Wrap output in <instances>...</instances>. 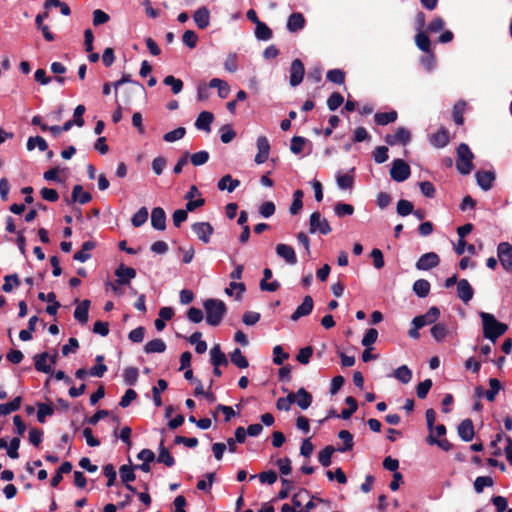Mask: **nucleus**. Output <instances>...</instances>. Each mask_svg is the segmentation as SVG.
<instances>
[{
	"label": "nucleus",
	"mask_w": 512,
	"mask_h": 512,
	"mask_svg": "<svg viewBox=\"0 0 512 512\" xmlns=\"http://www.w3.org/2000/svg\"><path fill=\"white\" fill-rule=\"evenodd\" d=\"M413 208V204L408 200L401 199L397 203V213L403 217L411 214L413 212Z\"/></svg>",
	"instance_id": "obj_60"
},
{
	"label": "nucleus",
	"mask_w": 512,
	"mask_h": 512,
	"mask_svg": "<svg viewBox=\"0 0 512 512\" xmlns=\"http://www.w3.org/2000/svg\"><path fill=\"white\" fill-rule=\"evenodd\" d=\"M489 386L490 388L485 391V398L488 401L493 402L501 389V383L498 379L491 378L489 380Z\"/></svg>",
	"instance_id": "obj_42"
},
{
	"label": "nucleus",
	"mask_w": 512,
	"mask_h": 512,
	"mask_svg": "<svg viewBox=\"0 0 512 512\" xmlns=\"http://www.w3.org/2000/svg\"><path fill=\"white\" fill-rule=\"evenodd\" d=\"M191 163L194 166H201L209 160V153L207 151H199L190 156Z\"/></svg>",
	"instance_id": "obj_62"
},
{
	"label": "nucleus",
	"mask_w": 512,
	"mask_h": 512,
	"mask_svg": "<svg viewBox=\"0 0 512 512\" xmlns=\"http://www.w3.org/2000/svg\"><path fill=\"white\" fill-rule=\"evenodd\" d=\"M466 102L463 100L458 101L453 107V119L457 125L464 123L463 112L466 108Z\"/></svg>",
	"instance_id": "obj_46"
},
{
	"label": "nucleus",
	"mask_w": 512,
	"mask_h": 512,
	"mask_svg": "<svg viewBox=\"0 0 512 512\" xmlns=\"http://www.w3.org/2000/svg\"><path fill=\"white\" fill-rule=\"evenodd\" d=\"M163 83L167 86H170L174 94L180 93L183 89L182 80L175 78L172 75L166 76L163 80Z\"/></svg>",
	"instance_id": "obj_51"
},
{
	"label": "nucleus",
	"mask_w": 512,
	"mask_h": 512,
	"mask_svg": "<svg viewBox=\"0 0 512 512\" xmlns=\"http://www.w3.org/2000/svg\"><path fill=\"white\" fill-rule=\"evenodd\" d=\"M473 159L474 154L471 152L469 146L465 143H461L457 147L456 168L458 172L462 175H468L473 169Z\"/></svg>",
	"instance_id": "obj_3"
},
{
	"label": "nucleus",
	"mask_w": 512,
	"mask_h": 512,
	"mask_svg": "<svg viewBox=\"0 0 512 512\" xmlns=\"http://www.w3.org/2000/svg\"><path fill=\"white\" fill-rule=\"evenodd\" d=\"M391 178L396 182H403L410 176V167L402 159H395L390 170Z\"/></svg>",
	"instance_id": "obj_5"
},
{
	"label": "nucleus",
	"mask_w": 512,
	"mask_h": 512,
	"mask_svg": "<svg viewBox=\"0 0 512 512\" xmlns=\"http://www.w3.org/2000/svg\"><path fill=\"white\" fill-rule=\"evenodd\" d=\"M121 481L124 484L130 483L135 480L136 476L133 468L128 465H122L119 470Z\"/></svg>",
	"instance_id": "obj_53"
},
{
	"label": "nucleus",
	"mask_w": 512,
	"mask_h": 512,
	"mask_svg": "<svg viewBox=\"0 0 512 512\" xmlns=\"http://www.w3.org/2000/svg\"><path fill=\"white\" fill-rule=\"evenodd\" d=\"M95 247V243L92 241H86L82 245V249L77 251L73 258L76 261L79 262H86L88 259H90L91 255L89 253L90 250H92Z\"/></svg>",
	"instance_id": "obj_31"
},
{
	"label": "nucleus",
	"mask_w": 512,
	"mask_h": 512,
	"mask_svg": "<svg viewBox=\"0 0 512 512\" xmlns=\"http://www.w3.org/2000/svg\"><path fill=\"white\" fill-rule=\"evenodd\" d=\"M431 335L432 337L440 342L444 340V338L448 335L449 329L446 324L444 323H437L431 328Z\"/></svg>",
	"instance_id": "obj_39"
},
{
	"label": "nucleus",
	"mask_w": 512,
	"mask_h": 512,
	"mask_svg": "<svg viewBox=\"0 0 512 512\" xmlns=\"http://www.w3.org/2000/svg\"><path fill=\"white\" fill-rule=\"evenodd\" d=\"M457 295L464 303H468L473 298V289L466 279L458 281Z\"/></svg>",
	"instance_id": "obj_19"
},
{
	"label": "nucleus",
	"mask_w": 512,
	"mask_h": 512,
	"mask_svg": "<svg viewBox=\"0 0 512 512\" xmlns=\"http://www.w3.org/2000/svg\"><path fill=\"white\" fill-rule=\"evenodd\" d=\"M193 19L200 29H205L210 23V12L206 7H200L194 12Z\"/></svg>",
	"instance_id": "obj_22"
},
{
	"label": "nucleus",
	"mask_w": 512,
	"mask_h": 512,
	"mask_svg": "<svg viewBox=\"0 0 512 512\" xmlns=\"http://www.w3.org/2000/svg\"><path fill=\"white\" fill-rule=\"evenodd\" d=\"M255 37L261 41H268L272 38V30L263 22L255 25Z\"/></svg>",
	"instance_id": "obj_35"
},
{
	"label": "nucleus",
	"mask_w": 512,
	"mask_h": 512,
	"mask_svg": "<svg viewBox=\"0 0 512 512\" xmlns=\"http://www.w3.org/2000/svg\"><path fill=\"white\" fill-rule=\"evenodd\" d=\"M305 25V19L301 13H292L287 20V29L291 33H295L303 29Z\"/></svg>",
	"instance_id": "obj_23"
},
{
	"label": "nucleus",
	"mask_w": 512,
	"mask_h": 512,
	"mask_svg": "<svg viewBox=\"0 0 512 512\" xmlns=\"http://www.w3.org/2000/svg\"><path fill=\"white\" fill-rule=\"evenodd\" d=\"M432 387V380L426 379L417 385L416 393L418 398L424 399Z\"/></svg>",
	"instance_id": "obj_64"
},
{
	"label": "nucleus",
	"mask_w": 512,
	"mask_h": 512,
	"mask_svg": "<svg viewBox=\"0 0 512 512\" xmlns=\"http://www.w3.org/2000/svg\"><path fill=\"white\" fill-rule=\"evenodd\" d=\"M20 285V281L17 274H11L4 277V284L2 289L4 292H11L14 287H18Z\"/></svg>",
	"instance_id": "obj_54"
},
{
	"label": "nucleus",
	"mask_w": 512,
	"mask_h": 512,
	"mask_svg": "<svg viewBox=\"0 0 512 512\" xmlns=\"http://www.w3.org/2000/svg\"><path fill=\"white\" fill-rule=\"evenodd\" d=\"M479 316L482 320L483 336L493 343L508 329V326L499 322L493 314L480 312Z\"/></svg>",
	"instance_id": "obj_1"
},
{
	"label": "nucleus",
	"mask_w": 512,
	"mask_h": 512,
	"mask_svg": "<svg viewBox=\"0 0 512 512\" xmlns=\"http://www.w3.org/2000/svg\"><path fill=\"white\" fill-rule=\"evenodd\" d=\"M377 338L378 331L374 328H370L366 331L361 343L364 347L368 348L377 341Z\"/></svg>",
	"instance_id": "obj_61"
},
{
	"label": "nucleus",
	"mask_w": 512,
	"mask_h": 512,
	"mask_svg": "<svg viewBox=\"0 0 512 512\" xmlns=\"http://www.w3.org/2000/svg\"><path fill=\"white\" fill-rule=\"evenodd\" d=\"M203 307L206 312L207 324L218 326L226 313L225 303L218 299H207L204 301Z\"/></svg>",
	"instance_id": "obj_2"
},
{
	"label": "nucleus",
	"mask_w": 512,
	"mask_h": 512,
	"mask_svg": "<svg viewBox=\"0 0 512 512\" xmlns=\"http://www.w3.org/2000/svg\"><path fill=\"white\" fill-rule=\"evenodd\" d=\"M440 317V310L437 307H430L428 311L423 314L416 316L412 320V325H416L417 328H422L426 325L435 323Z\"/></svg>",
	"instance_id": "obj_7"
},
{
	"label": "nucleus",
	"mask_w": 512,
	"mask_h": 512,
	"mask_svg": "<svg viewBox=\"0 0 512 512\" xmlns=\"http://www.w3.org/2000/svg\"><path fill=\"white\" fill-rule=\"evenodd\" d=\"M458 435L465 442L473 439L474 427L470 419H465L458 425Z\"/></svg>",
	"instance_id": "obj_20"
},
{
	"label": "nucleus",
	"mask_w": 512,
	"mask_h": 512,
	"mask_svg": "<svg viewBox=\"0 0 512 512\" xmlns=\"http://www.w3.org/2000/svg\"><path fill=\"white\" fill-rule=\"evenodd\" d=\"M343 101V96L340 93L334 92L329 96L327 106L329 110L335 111L342 105Z\"/></svg>",
	"instance_id": "obj_56"
},
{
	"label": "nucleus",
	"mask_w": 512,
	"mask_h": 512,
	"mask_svg": "<svg viewBox=\"0 0 512 512\" xmlns=\"http://www.w3.org/2000/svg\"><path fill=\"white\" fill-rule=\"evenodd\" d=\"M167 386V382L164 379H159L157 381V385L152 388L153 401L155 406L160 407L162 405L160 392L165 391L167 389Z\"/></svg>",
	"instance_id": "obj_43"
},
{
	"label": "nucleus",
	"mask_w": 512,
	"mask_h": 512,
	"mask_svg": "<svg viewBox=\"0 0 512 512\" xmlns=\"http://www.w3.org/2000/svg\"><path fill=\"white\" fill-rule=\"evenodd\" d=\"M48 359L49 354L47 352L36 354L34 356L35 369L45 374H51L53 372V369Z\"/></svg>",
	"instance_id": "obj_17"
},
{
	"label": "nucleus",
	"mask_w": 512,
	"mask_h": 512,
	"mask_svg": "<svg viewBox=\"0 0 512 512\" xmlns=\"http://www.w3.org/2000/svg\"><path fill=\"white\" fill-rule=\"evenodd\" d=\"M258 153L255 156L254 161L256 164H262L267 161L270 153V144L265 136H259L256 141Z\"/></svg>",
	"instance_id": "obj_10"
},
{
	"label": "nucleus",
	"mask_w": 512,
	"mask_h": 512,
	"mask_svg": "<svg viewBox=\"0 0 512 512\" xmlns=\"http://www.w3.org/2000/svg\"><path fill=\"white\" fill-rule=\"evenodd\" d=\"M276 254L282 258L288 265H295L297 263V256L292 246L287 244H277Z\"/></svg>",
	"instance_id": "obj_12"
},
{
	"label": "nucleus",
	"mask_w": 512,
	"mask_h": 512,
	"mask_svg": "<svg viewBox=\"0 0 512 512\" xmlns=\"http://www.w3.org/2000/svg\"><path fill=\"white\" fill-rule=\"evenodd\" d=\"M21 397H16L13 401L9 403L0 404V413L2 415H8L14 411L20 409L21 406Z\"/></svg>",
	"instance_id": "obj_48"
},
{
	"label": "nucleus",
	"mask_w": 512,
	"mask_h": 512,
	"mask_svg": "<svg viewBox=\"0 0 512 512\" xmlns=\"http://www.w3.org/2000/svg\"><path fill=\"white\" fill-rule=\"evenodd\" d=\"M27 150L32 151L36 147L40 151H46L48 149V144L46 140L41 136L29 137L26 144Z\"/></svg>",
	"instance_id": "obj_34"
},
{
	"label": "nucleus",
	"mask_w": 512,
	"mask_h": 512,
	"mask_svg": "<svg viewBox=\"0 0 512 512\" xmlns=\"http://www.w3.org/2000/svg\"><path fill=\"white\" fill-rule=\"evenodd\" d=\"M413 291L417 296L424 298L430 292V283L425 279H418L413 284Z\"/></svg>",
	"instance_id": "obj_36"
},
{
	"label": "nucleus",
	"mask_w": 512,
	"mask_h": 512,
	"mask_svg": "<svg viewBox=\"0 0 512 512\" xmlns=\"http://www.w3.org/2000/svg\"><path fill=\"white\" fill-rule=\"evenodd\" d=\"M305 74V68L301 60L295 59L292 61L290 66V76L289 81L290 85L293 87L298 86L304 77Z\"/></svg>",
	"instance_id": "obj_9"
},
{
	"label": "nucleus",
	"mask_w": 512,
	"mask_h": 512,
	"mask_svg": "<svg viewBox=\"0 0 512 512\" xmlns=\"http://www.w3.org/2000/svg\"><path fill=\"white\" fill-rule=\"evenodd\" d=\"M165 350H166V344L160 338H156V339H153V340L147 342L144 347V351L147 354L163 353Z\"/></svg>",
	"instance_id": "obj_30"
},
{
	"label": "nucleus",
	"mask_w": 512,
	"mask_h": 512,
	"mask_svg": "<svg viewBox=\"0 0 512 512\" xmlns=\"http://www.w3.org/2000/svg\"><path fill=\"white\" fill-rule=\"evenodd\" d=\"M148 219V210L146 207H141L131 219V223L134 227L142 226Z\"/></svg>",
	"instance_id": "obj_49"
},
{
	"label": "nucleus",
	"mask_w": 512,
	"mask_h": 512,
	"mask_svg": "<svg viewBox=\"0 0 512 512\" xmlns=\"http://www.w3.org/2000/svg\"><path fill=\"white\" fill-rule=\"evenodd\" d=\"M214 116L211 112L203 111L201 112L195 122V126L198 130H202L205 132L211 131V123L213 122Z\"/></svg>",
	"instance_id": "obj_21"
},
{
	"label": "nucleus",
	"mask_w": 512,
	"mask_h": 512,
	"mask_svg": "<svg viewBox=\"0 0 512 512\" xmlns=\"http://www.w3.org/2000/svg\"><path fill=\"white\" fill-rule=\"evenodd\" d=\"M331 226L326 218L322 217L319 212H313L309 219V232L311 234L320 233L327 235L331 232Z\"/></svg>",
	"instance_id": "obj_4"
},
{
	"label": "nucleus",
	"mask_w": 512,
	"mask_h": 512,
	"mask_svg": "<svg viewBox=\"0 0 512 512\" xmlns=\"http://www.w3.org/2000/svg\"><path fill=\"white\" fill-rule=\"evenodd\" d=\"M157 461L159 463H163L167 467H172L175 463L173 456L164 447L163 440L160 442V445H159V455L157 457Z\"/></svg>",
	"instance_id": "obj_38"
},
{
	"label": "nucleus",
	"mask_w": 512,
	"mask_h": 512,
	"mask_svg": "<svg viewBox=\"0 0 512 512\" xmlns=\"http://www.w3.org/2000/svg\"><path fill=\"white\" fill-rule=\"evenodd\" d=\"M210 358H211V363L213 364V366H221V365L227 366L228 365V360L226 358V355L222 352L219 344H216L211 348Z\"/></svg>",
	"instance_id": "obj_26"
},
{
	"label": "nucleus",
	"mask_w": 512,
	"mask_h": 512,
	"mask_svg": "<svg viewBox=\"0 0 512 512\" xmlns=\"http://www.w3.org/2000/svg\"><path fill=\"white\" fill-rule=\"evenodd\" d=\"M374 119L378 125L385 126V125H388V124L396 121L397 112L390 111V112L376 113L374 116Z\"/></svg>",
	"instance_id": "obj_32"
},
{
	"label": "nucleus",
	"mask_w": 512,
	"mask_h": 512,
	"mask_svg": "<svg viewBox=\"0 0 512 512\" xmlns=\"http://www.w3.org/2000/svg\"><path fill=\"white\" fill-rule=\"evenodd\" d=\"M72 201L79 202L80 204H86L91 201V194L85 192L81 185H75L71 194Z\"/></svg>",
	"instance_id": "obj_29"
},
{
	"label": "nucleus",
	"mask_w": 512,
	"mask_h": 512,
	"mask_svg": "<svg viewBox=\"0 0 512 512\" xmlns=\"http://www.w3.org/2000/svg\"><path fill=\"white\" fill-rule=\"evenodd\" d=\"M345 403L348 405V407L342 410L341 417L346 420L349 419L353 415V413L356 412L358 404L357 401L352 396L346 397Z\"/></svg>",
	"instance_id": "obj_47"
},
{
	"label": "nucleus",
	"mask_w": 512,
	"mask_h": 512,
	"mask_svg": "<svg viewBox=\"0 0 512 512\" xmlns=\"http://www.w3.org/2000/svg\"><path fill=\"white\" fill-rule=\"evenodd\" d=\"M411 140V134L408 129L404 127H399L393 134H387L385 137V142L391 146L402 144L406 145Z\"/></svg>",
	"instance_id": "obj_8"
},
{
	"label": "nucleus",
	"mask_w": 512,
	"mask_h": 512,
	"mask_svg": "<svg viewBox=\"0 0 512 512\" xmlns=\"http://www.w3.org/2000/svg\"><path fill=\"white\" fill-rule=\"evenodd\" d=\"M494 481L489 476H479L474 481V489L477 493H482L485 487H492Z\"/></svg>",
	"instance_id": "obj_50"
},
{
	"label": "nucleus",
	"mask_w": 512,
	"mask_h": 512,
	"mask_svg": "<svg viewBox=\"0 0 512 512\" xmlns=\"http://www.w3.org/2000/svg\"><path fill=\"white\" fill-rule=\"evenodd\" d=\"M296 403L302 410L307 409L312 403L311 394L307 392L304 388L298 389Z\"/></svg>",
	"instance_id": "obj_33"
},
{
	"label": "nucleus",
	"mask_w": 512,
	"mask_h": 512,
	"mask_svg": "<svg viewBox=\"0 0 512 512\" xmlns=\"http://www.w3.org/2000/svg\"><path fill=\"white\" fill-rule=\"evenodd\" d=\"M90 307V301L85 299L79 303L75 308L74 317L81 324H85L88 321V311Z\"/></svg>",
	"instance_id": "obj_28"
},
{
	"label": "nucleus",
	"mask_w": 512,
	"mask_h": 512,
	"mask_svg": "<svg viewBox=\"0 0 512 512\" xmlns=\"http://www.w3.org/2000/svg\"><path fill=\"white\" fill-rule=\"evenodd\" d=\"M338 437L344 442V447L339 448L340 452H345L353 447V435L347 430H341L338 433Z\"/></svg>",
	"instance_id": "obj_55"
},
{
	"label": "nucleus",
	"mask_w": 512,
	"mask_h": 512,
	"mask_svg": "<svg viewBox=\"0 0 512 512\" xmlns=\"http://www.w3.org/2000/svg\"><path fill=\"white\" fill-rule=\"evenodd\" d=\"M151 225L156 230H164L166 228V214L161 207H156L151 213Z\"/></svg>",
	"instance_id": "obj_18"
},
{
	"label": "nucleus",
	"mask_w": 512,
	"mask_h": 512,
	"mask_svg": "<svg viewBox=\"0 0 512 512\" xmlns=\"http://www.w3.org/2000/svg\"><path fill=\"white\" fill-rule=\"evenodd\" d=\"M415 42H416V45L417 47L425 52V53H430L431 52V42H430V39L429 37L427 36L426 33L424 32H419L416 37H415Z\"/></svg>",
	"instance_id": "obj_45"
},
{
	"label": "nucleus",
	"mask_w": 512,
	"mask_h": 512,
	"mask_svg": "<svg viewBox=\"0 0 512 512\" xmlns=\"http://www.w3.org/2000/svg\"><path fill=\"white\" fill-rule=\"evenodd\" d=\"M192 230L199 240L204 243H208L210 241L211 235L214 231L213 227L208 222H197L192 225Z\"/></svg>",
	"instance_id": "obj_13"
},
{
	"label": "nucleus",
	"mask_w": 512,
	"mask_h": 512,
	"mask_svg": "<svg viewBox=\"0 0 512 512\" xmlns=\"http://www.w3.org/2000/svg\"><path fill=\"white\" fill-rule=\"evenodd\" d=\"M497 255L502 267L507 272H512V245L508 242H501L497 247Z\"/></svg>",
	"instance_id": "obj_6"
},
{
	"label": "nucleus",
	"mask_w": 512,
	"mask_h": 512,
	"mask_svg": "<svg viewBox=\"0 0 512 512\" xmlns=\"http://www.w3.org/2000/svg\"><path fill=\"white\" fill-rule=\"evenodd\" d=\"M208 87L210 88H217L218 90V96L222 99H225L228 97L231 89L228 83L222 79L219 78H213L209 81Z\"/></svg>",
	"instance_id": "obj_27"
},
{
	"label": "nucleus",
	"mask_w": 512,
	"mask_h": 512,
	"mask_svg": "<svg viewBox=\"0 0 512 512\" xmlns=\"http://www.w3.org/2000/svg\"><path fill=\"white\" fill-rule=\"evenodd\" d=\"M337 185L340 189L346 190L353 187L354 179L350 174L337 175Z\"/></svg>",
	"instance_id": "obj_58"
},
{
	"label": "nucleus",
	"mask_w": 512,
	"mask_h": 512,
	"mask_svg": "<svg viewBox=\"0 0 512 512\" xmlns=\"http://www.w3.org/2000/svg\"><path fill=\"white\" fill-rule=\"evenodd\" d=\"M427 442L430 445H437L444 451H449L451 449V444L447 439H436L433 433H430L427 437Z\"/></svg>",
	"instance_id": "obj_59"
},
{
	"label": "nucleus",
	"mask_w": 512,
	"mask_h": 512,
	"mask_svg": "<svg viewBox=\"0 0 512 512\" xmlns=\"http://www.w3.org/2000/svg\"><path fill=\"white\" fill-rule=\"evenodd\" d=\"M240 186V181L238 179H233L230 174L223 176L217 184V188L220 191H228L232 193L237 187Z\"/></svg>",
	"instance_id": "obj_24"
},
{
	"label": "nucleus",
	"mask_w": 512,
	"mask_h": 512,
	"mask_svg": "<svg viewBox=\"0 0 512 512\" xmlns=\"http://www.w3.org/2000/svg\"><path fill=\"white\" fill-rule=\"evenodd\" d=\"M439 262L440 258L435 252H428L418 259L415 266L418 270H429L438 266Z\"/></svg>",
	"instance_id": "obj_11"
},
{
	"label": "nucleus",
	"mask_w": 512,
	"mask_h": 512,
	"mask_svg": "<svg viewBox=\"0 0 512 512\" xmlns=\"http://www.w3.org/2000/svg\"><path fill=\"white\" fill-rule=\"evenodd\" d=\"M334 452V447L330 445L322 449L318 454V460L320 464L324 467L330 466L332 462V455Z\"/></svg>",
	"instance_id": "obj_41"
},
{
	"label": "nucleus",
	"mask_w": 512,
	"mask_h": 512,
	"mask_svg": "<svg viewBox=\"0 0 512 512\" xmlns=\"http://www.w3.org/2000/svg\"><path fill=\"white\" fill-rule=\"evenodd\" d=\"M314 307V302L311 296L307 295L304 297L303 302L296 308L291 315L292 321H297L301 317L309 315Z\"/></svg>",
	"instance_id": "obj_15"
},
{
	"label": "nucleus",
	"mask_w": 512,
	"mask_h": 512,
	"mask_svg": "<svg viewBox=\"0 0 512 512\" xmlns=\"http://www.w3.org/2000/svg\"><path fill=\"white\" fill-rule=\"evenodd\" d=\"M138 369L135 367H128L123 372L124 382L128 385H134L138 379Z\"/></svg>",
	"instance_id": "obj_57"
},
{
	"label": "nucleus",
	"mask_w": 512,
	"mask_h": 512,
	"mask_svg": "<svg viewBox=\"0 0 512 512\" xmlns=\"http://www.w3.org/2000/svg\"><path fill=\"white\" fill-rule=\"evenodd\" d=\"M186 130L184 127H178L170 132H167L163 139L168 143H172L182 139L185 136Z\"/></svg>",
	"instance_id": "obj_52"
},
{
	"label": "nucleus",
	"mask_w": 512,
	"mask_h": 512,
	"mask_svg": "<svg viewBox=\"0 0 512 512\" xmlns=\"http://www.w3.org/2000/svg\"><path fill=\"white\" fill-rule=\"evenodd\" d=\"M231 362L238 368L244 369L249 366L248 360L239 348H235L230 355Z\"/></svg>",
	"instance_id": "obj_40"
},
{
	"label": "nucleus",
	"mask_w": 512,
	"mask_h": 512,
	"mask_svg": "<svg viewBox=\"0 0 512 512\" xmlns=\"http://www.w3.org/2000/svg\"><path fill=\"white\" fill-rule=\"evenodd\" d=\"M115 276L117 277V284L128 285L130 281L136 277V270L120 264L115 270Z\"/></svg>",
	"instance_id": "obj_14"
},
{
	"label": "nucleus",
	"mask_w": 512,
	"mask_h": 512,
	"mask_svg": "<svg viewBox=\"0 0 512 512\" xmlns=\"http://www.w3.org/2000/svg\"><path fill=\"white\" fill-rule=\"evenodd\" d=\"M393 376L403 384H407L412 379V371L406 365H402L394 370Z\"/></svg>",
	"instance_id": "obj_37"
},
{
	"label": "nucleus",
	"mask_w": 512,
	"mask_h": 512,
	"mask_svg": "<svg viewBox=\"0 0 512 512\" xmlns=\"http://www.w3.org/2000/svg\"><path fill=\"white\" fill-rule=\"evenodd\" d=\"M224 68L226 71L230 73H234L238 69V62H237V55L236 53H230L225 61H224Z\"/></svg>",
	"instance_id": "obj_63"
},
{
	"label": "nucleus",
	"mask_w": 512,
	"mask_h": 512,
	"mask_svg": "<svg viewBox=\"0 0 512 512\" xmlns=\"http://www.w3.org/2000/svg\"><path fill=\"white\" fill-rule=\"evenodd\" d=\"M245 292V285L241 282L232 281L229 286L225 289V293L228 296H233L235 293V298L240 299L242 294Z\"/></svg>",
	"instance_id": "obj_44"
},
{
	"label": "nucleus",
	"mask_w": 512,
	"mask_h": 512,
	"mask_svg": "<svg viewBox=\"0 0 512 512\" xmlns=\"http://www.w3.org/2000/svg\"><path fill=\"white\" fill-rule=\"evenodd\" d=\"M430 143L437 147L443 148L449 143V133L445 128L439 129L430 137Z\"/></svg>",
	"instance_id": "obj_25"
},
{
	"label": "nucleus",
	"mask_w": 512,
	"mask_h": 512,
	"mask_svg": "<svg viewBox=\"0 0 512 512\" xmlns=\"http://www.w3.org/2000/svg\"><path fill=\"white\" fill-rule=\"evenodd\" d=\"M475 178L480 188L488 191L492 188L495 181V173L493 171H478L475 174Z\"/></svg>",
	"instance_id": "obj_16"
}]
</instances>
